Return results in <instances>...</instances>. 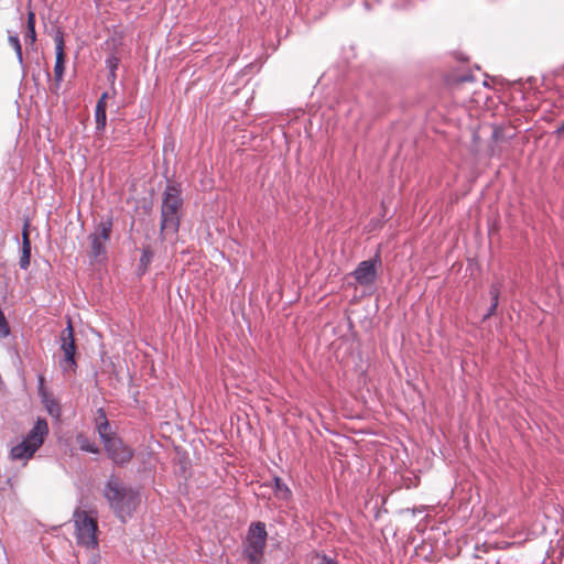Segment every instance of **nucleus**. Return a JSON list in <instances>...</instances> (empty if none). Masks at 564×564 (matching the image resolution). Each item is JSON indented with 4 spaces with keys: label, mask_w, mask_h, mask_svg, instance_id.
<instances>
[{
    "label": "nucleus",
    "mask_w": 564,
    "mask_h": 564,
    "mask_svg": "<svg viewBox=\"0 0 564 564\" xmlns=\"http://www.w3.org/2000/svg\"><path fill=\"white\" fill-rule=\"evenodd\" d=\"M36 40L35 32V13L33 11L28 12V31L24 36L26 44L33 45Z\"/></svg>",
    "instance_id": "f8f14e48"
},
{
    "label": "nucleus",
    "mask_w": 564,
    "mask_h": 564,
    "mask_svg": "<svg viewBox=\"0 0 564 564\" xmlns=\"http://www.w3.org/2000/svg\"><path fill=\"white\" fill-rule=\"evenodd\" d=\"M1 312H2V311L0 310V313H1Z\"/></svg>",
    "instance_id": "393cba45"
},
{
    "label": "nucleus",
    "mask_w": 564,
    "mask_h": 564,
    "mask_svg": "<svg viewBox=\"0 0 564 564\" xmlns=\"http://www.w3.org/2000/svg\"><path fill=\"white\" fill-rule=\"evenodd\" d=\"M55 53L56 61L54 66V76L56 86L58 87L61 82L63 80L64 69H65V52H64V37L63 33L57 31L55 36Z\"/></svg>",
    "instance_id": "9d476101"
},
{
    "label": "nucleus",
    "mask_w": 564,
    "mask_h": 564,
    "mask_svg": "<svg viewBox=\"0 0 564 564\" xmlns=\"http://www.w3.org/2000/svg\"><path fill=\"white\" fill-rule=\"evenodd\" d=\"M95 118L97 129L104 130L107 123L106 110H104L101 107H96Z\"/></svg>",
    "instance_id": "2eb2a0df"
},
{
    "label": "nucleus",
    "mask_w": 564,
    "mask_h": 564,
    "mask_svg": "<svg viewBox=\"0 0 564 564\" xmlns=\"http://www.w3.org/2000/svg\"><path fill=\"white\" fill-rule=\"evenodd\" d=\"M490 294L492 295L494 302H492L491 306L489 307V312L486 315V317L491 315V314H494L496 308H497V305H498V295H499L498 289L492 286L491 290H490Z\"/></svg>",
    "instance_id": "a211bd4d"
},
{
    "label": "nucleus",
    "mask_w": 564,
    "mask_h": 564,
    "mask_svg": "<svg viewBox=\"0 0 564 564\" xmlns=\"http://www.w3.org/2000/svg\"><path fill=\"white\" fill-rule=\"evenodd\" d=\"M111 228L112 223L110 219L102 220L96 226L94 232L88 236L90 252L94 259H99L106 254V245L110 239Z\"/></svg>",
    "instance_id": "0eeeda50"
},
{
    "label": "nucleus",
    "mask_w": 564,
    "mask_h": 564,
    "mask_svg": "<svg viewBox=\"0 0 564 564\" xmlns=\"http://www.w3.org/2000/svg\"><path fill=\"white\" fill-rule=\"evenodd\" d=\"M74 534L77 544L89 550L98 546L97 516L93 511L76 509L73 513Z\"/></svg>",
    "instance_id": "20e7f679"
},
{
    "label": "nucleus",
    "mask_w": 564,
    "mask_h": 564,
    "mask_svg": "<svg viewBox=\"0 0 564 564\" xmlns=\"http://www.w3.org/2000/svg\"><path fill=\"white\" fill-rule=\"evenodd\" d=\"M275 484V495L280 499H288L291 496V490L289 487L282 482L280 478L274 479Z\"/></svg>",
    "instance_id": "ddd939ff"
},
{
    "label": "nucleus",
    "mask_w": 564,
    "mask_h": 564,
    "mask_svg": "<svg viewBox=\"0 0 564 564\" xmlns=\"http://www.w3.org/2000/svg\"><path fill=\"white\" fill-rule=\"evenodd\" d=\"M96 429L108 457L113 463L122 465L132 458L133 451L111 432L110 424L101 409L98 410L96 417Z\"/></svg>",
    "instance_id": "f03ea898"
},
{
    "label": "nucleus",
    "mask_w": 564,
    "mask_h": 564,
    "mask_svg": "<svg viewBox=\"0 0 564 564\" xmlns=\"http://www.w3.org/2000/svg\"><path fill=\"white\" fill-rule=\"evenodd\" d=\"M267 542V530L262 522L250 525L245 544V554L252 563H259Z\"/></svg>",
    "instance_id": "423d86ee"
},
{
    "label": "nucleus",
    "mask_w": 564,
    "mask_h": 564,
    "mask_svg": "<svg viewBox=\"0 0 564 564\" xmlns=\"http://www.w3.org/2000/svg\"><path fill=\"white\" fill-rule=\"evenodd\" d=\"M564 131V121H563V124L558 128V132H563Z\"/></svg>",
    "instance_id": "5701e85b"
},
{
    "label": "nucleus",
    "mask_w": 564,
    "mask_h": 564,
    "mask_svg": "<svg viewBox=\"0 0 564 564\" xmlns=\"http://www.w3.org/2000/svg\"><path fill=\"white\" fill-rule=\"evenodd\" d=\"M182 205L181 192L174 185H169L164 192L162 204L161 231L175 234L180 226L178 210Z\"/></svg>",
    "instance_id": "39448f33"
},
{
    "label": "nucleus",
    "mask_w": 564,
    "mask_h": 564,
    "mask_svg": "<svg viewBox=\"0 0 564 564\" xmlns=\"http://www.w3.org/2000/svg\"><path fill=\"white\" fill-rule=\"evenodd\" d=\"M105 497L111 509L122 521L131 517L140 503L139 494L131 488L122 486L116 479H109L106 484Z\"/></svg>",
    "instance_id": "f257e3e1"
},
{
    "label": "nucleus",
    "mask_w": 564,
    "mask_h": 564,
    "mask_svg": "<svg viewBox=\"0 0 564 564\" xmlns=\"http://www.w3.org/2000/svg\"><path fill=\"white\" fill-rule=\"evenodd\" d=\"M316 564H337L332 558L325 556V555H317L316 556Z\"/></svg>",
    "instance_id": "aec40b11"
},
{
    "label": "nucleus",
    "mask_w": 564,
    "mask_h": 564,
    "mask_svg": "<svg viewBox=\"0 0 564 564\" xmlns=\"http://www.w3.org/2000/svg\"><path fill=\"white\" fill-rule=\"evenodd\" d=\"M380 259L377 256L375 259L362 261L354 271L356 281L364 286L371 285L377 280V264Z\"/></svg>",
    "instance_id": "1a4fd4ad"
},
{
    "label": "nucleus",
    "mask_w": 564,
    "mask_h": 564,
    "mask_svg": "<svg viewBox=\"0 0 564 564\" xmlns=\"http://www.w3.org/2000/svg\"><path fill=\"white\" fill-rule=\"evenodd\" d=\"M151 258H152L151 251L149 249H144L143 252H142V256L140 258V263L144 268V270L149 265V263L151 261Z\"/></svg>",
    "instance_id": "6ab92c4d"
},
{
    "label": "nucleus",
    "mask_w": 564,
    "mask_h": 564,
    "mask_svg": "<svg viewBox=\"0 0 564 564\" xmlns=\"http://www.w3.org/2000/svg\"><path fill=\"white\" fill-rule=\"evenodd\" d=\"M106 98H107V93L102 94V96L100 97V99L98 100L97 102V106L96 107H101L104 110H106Z\"/></svg>",
    "instance_id": "412c9836"
},
{
    "label": "nucleus",
    "mask_w": 564,
    "mask_h": 564,
    "mask_svg": "<svg viewBox=\"0 0 564 564\" xmlns=\"http://www.w3.org/2000/svg\"><path fill=\"white\" fill-rule=\"evenodd\" d=\"M78 444L82 451L93 454L99 453L98 446L84 436H78Z\"/></svg>",
    "instance_id": "4468645a"
},
{
    "label": "nucleus",
    "mask_w": 564,
    "mask_h": 564,
    "mask_svg": "<svg viewBox=\"0 0 564 564\" xmlns=\"http://www.w3.org/2000/svg\"><path fill=\"white\" fill-rule=\"evenodd\" d=\"M10 335V327L6 319L4 314L0 313V338H6Z\"/></svg>",
    "instance_id": "f3484780"
},
{
    "label": "nucleus",
    "mask_w": 564,
    "mask_h": 564,
    "mask_svg": "<svg viewBox=\"0 0 564 564\" xmlns=\"http://www.w3.org/2000/svg\"><path fill=\"white\" fill-rule=\"evenodd\" d=\"M9 43L14 48L19 62L22 63L23 57H22V48H21L19 36L17 34H10Z\"/></svg>",
    "instance_id": "dca6fc26"
},
{
    "label": "nucleus",
    "mask_w": 564,
    "mask_h": 564,
    "mask_svg": "<svg viewBox=\"0 0 564 564\" xmlns=\"http://www.w3.org/2000/svg\"><path fill=\"white\" fill-rule=\"evenodd\" d=\"M108 64H109V66H110V68H111L110 77H111V79L113 80V79H115V77H116V75H115L116 63H115V62H112L111 59H108Z\"/></svg>",
    "instance_id": "4be33fe9"
},
{
    "label": "nucleus",
    "mask_w": 564,
    "mask_h": 564,
    "mask_svg": "<svg viewBox=\"0 0 564 564\" xmlns=\"http://www.w3.org/2000/svg\"><path fill=\"white\" fill-rule=\"evenodd\" d=\"M48 434V426L45 420L37 419L32 430L22 438L20 443L12 446L9 458L15 462H22L23 465L34 456L37 449L43 445Z\"/></svg>",
    "instance_id": "7ed1b4c3"
},
{
    "label": "nucleus",
    "mask_w": 564,
    "mask_h": 564,
    "mask_svg": "<svg viewBox=\"0 0 564 564\" xmlns=\"http://www.w3.org/2000/svg\"><path fill=\"white\" fill-rule=\"evenodd\" d=\"M29 224L26 223L24 225L23 231H22V254L20 258V267L21 269H28L30 264V258H31V242L29 239V232H28Z\"/></svg>",
    "instance_id": "9b49d317"
},
{
    "label": "nucleus",
    "mask_w": 564,
    "mask_h": 564,
    "mask_svg": "<svg viewBox=\"0 0 564 564\" xmlns=\"http://www.w3.org/2000/svg\"><path fill=\"white\" fill-rule=\"evenodd\" d=\"M1 312H2V311L0 310V313H1Z\"/></svg>",
    "instance_id": "b1692460"
},
{
    "label": "nucleus",
    "mask_w": 564,
    "mask_h": 564,
    "mask_svg": "<svg viewBox=\"0 0 564 564\" xmlns=\"http://www.w3.org/2000/svg\"><path fill=\"white\" fill-rule=\"evenodd\" d=\"M61 349L64 352V358L59 361V366L64 372L74 371L76 368L75 361V339L74 330L70 322L67 327L63 330L61 337Z\"/></svg>",
    "instance_id": "6e6552de"
}]
</instances>
